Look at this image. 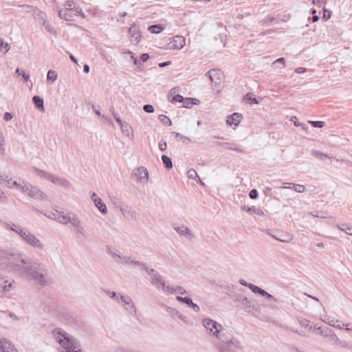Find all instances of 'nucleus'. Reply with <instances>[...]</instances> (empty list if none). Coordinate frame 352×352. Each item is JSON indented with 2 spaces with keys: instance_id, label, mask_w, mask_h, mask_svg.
Returning <instances> with one entry per match:
<instances>
[{
  "instance_id": "f257e3e1",
  "label": "nucleus",
  "mask_w": 352,
  "mask_h": 352,
  "mask_svg": "<svg viewBox=\"0 0 352 352\" xmlns=\"http://www.w3.org/2000/svg\"><path fill=\"white\" fill-rule=\"evenodd\" d=\"M203 325L209 331L210 333L213 336L217 338L224 344H221L218 346L219 352H241V349L239 342L234 338L232 337L230 340H228L221 336L219 333L223 330L221 324L216 321L205 318L202 321Z\"/></svg>"
},
{
  "instance_id": "f03ea898",
  "label": "nucleus",
  "mask_w": 352,
  "mask_h": 352,
  "mask_svg": "<svg viewBox=\"0 0 352 352\" xmlns=\"http://www.w3.org/2000/svg\"><path fill=\"white\" fill-rule=\"evenodd\" d=\"M1 256L6 260L7 267L12 270L22 274L27 270V266L29 264L25 261V256L17 251H3Z\"/></svg>"
},
{
  "instance_id": "7ed1b4c3",
  "label": "nucleus",
  "mask_w": 352,
  "mask_h": 352,
  "mask_svg": "<svg viewBox=\"0 0 352 352\" xmlns=\"http://www.w3.org/2000/svg\"><path fill=\"white\" fill-rule=\"evenodd\" d=\"M22 275H25L34 280L37 284L44 286L46 283L45 278L47 275V270L44 265L41 263H29L27 270L23 272Z\"/></svg>"
},
{
  "instance_id": "20e7f679",
  "label": "nucleus",
  "mask_w": 352,
  "mask_h": 352,
  "mask_svg": "<svg viewBox=\"0 0 352 352\" xmlns=\"http://www.w3.org/2000/svg\"><path fill=\"white\" fill-rule=\"evenodd\" d=\"M52 333L56 341L67 352H70L80 347L78 340L69 335L63 329L56 328L53 331Z\"/></svg>"
},
{
  "instance_id": "39448f33",
  "label": "nucleus",
  "mask_w": 352,
  "mask_h": 352,
  "mask_svg": "<svg viewBox=\"0 0 352 352\" xmlns=\"http://www.w3.org/2000/svg\"><path fill=\"white\" fill-rule=\"evenodd\" d=\"M10 229L17 233L30 245L40 250L44 249V245L41 241L30 231L23 228L21 226L13 224Z\"/></svg>"
},
{
  "instance_id": "423d86ee",
  "label": "nucleus",
  "mask_w": 352,
  "mask_h": 352,
  "mask_svg": "<svg viewBox=\"0 0 352 352\" xmlns=\"http://www.w3.org/2000/svg\"><path fill=\"white\" fill-rule=\"evenodd\" d=\"M23 186H21V191L23 193L27 194L32 198L41 201L46 199L47 195L38 188L30 184H26L24 182H23Z\"/></svg>"
},
{
  "instance_id": "0eeeda50",
  "label": "nucleus",
  "mask_w": 352,
  "mask_h": 352,
  "mask_svg": "<svg viewBox=\"0 0 352 352\" xmlns=\"http://www.w3.org/2000/svg\"><path fill=\"white\" fill-rule=\"evenodd\" d=\"M118 202V208H119L123 217L128 219H136L138 214L130 206H124L123 203L119 199H116Z\"/></svg>"
},
{
  "instance_id": "6e6552de",
  "label": "nucleus",
  "mask_w": 352,
  "mask_h": 352,
  "mask_svg": "<svg viewBox=\"0 0 352 352\" xmlns=\"http://www.w3.org/2000/svg\"><path fill=\"white\" fill-rule=\"evenodd\" d=\"M120 299L124 304L125 310L132 316H136L137 310L132 299L123 295H120Z\"/></svg>"
},
{
  "instance_id": "1a4fd4ad",
  "label": "nucleus",
  "mask_w": 352,
  "mask_h": 352,
  "mask_svg": "<svg viewBox=\"0 0 352 352\" xmlns=\"http://www.w3.org/2000/svg\"><path fill=\"white\" fill-rule=\"evenodd\" d=\"M206 75L209 77L211 82L217 86L221 83L223 73L220 69H212L208 71Z\"/></svg>"
},
{
  "instance_id": "9d476101",
  "label": "nucleus",
  "mask_w": 352,
  "mask_h": 352,
  "mask_svg": "<svg viewBox=\"0 0 352 352\" xmlns=\"http://www.w3.org/2000/svg\"><path fill=\"white\" fill-rule=\"evenodd\" d=\"M317 331L320 335L329 338V340L333 342L336 343L338 341V338L334 331L328 327H318L317 328Z\"/></svg>"
},
{
  "instance_id": "9b49d317",
  "label": "nucleus",
  "mask_w": 352,
  "mask_h": 352,
  "mask_svg": "<svg viewBox=\"0 0 352 352\" xmlns=\"http://www.w3.org/2000/svg\"><path fill=\"white\" fill-rule=\"evenodd\" d=\"M186 43L185 38L182 36H175L173 40L168 43L169 48L173 50H181Z\"/></svg>"
},
{
  "instance_id": "f8f14e48",
  "label": "nucleus",
  "mask_w": 352,
  "mask_h": 352,
  "mask_svg": "<svg viewBox=\"0 0 352 352\" xmlns=\"http://www.w3.org/2000/svg\"><path fill=\"white\" fill-rule=\"evenodd\" d=\"M74 214V212H68L65 213L64 212H57V217H54V220L58 221V223L67 225L69 223L72 216Z\"/></svg>"
},
{
  "instance_id": "ddd939ff",
  "label": "nucleus",
  "mask_w": 352,
  "mask_h": 352,
  "mask_svg": "<svg viewBox=\"0 0 352 352\" xmlns=\"http://www.w3.org/2000/svg\"><path fill=\"white\" fill-rule=\"evenodd\" d=\"M150 279L151 283L157 289H159L160 287L165 286V282L163 280L162 276L155 270L150 275Z\"/></svg>"
},
{
  "instance_id": "4468645a",
  "label": "nucleus",
  "mask_w": 352,
  "mask_h": 352,
  "mask_svg": "<svg viewBox=\"0 0 352 352\" xmlns=\"http://www.w3.org/2000/svg\"><path fill=\"white\" fill-rule=\"evenodd\" d=\"M173 229L180 235L184 236L188 239H192V234L190 229L184 225L174 224Z\"/></svg>"
},
{
  "instance_id": "2eb2a0df",
  "label": "nucleus",
  "mask_w": 352,
  "mask_h": 352,
  "mask_svg": "<svg viewBox=\"0 0 352 352\" xmlns=\"http://www.w3.org/2000/svg\"><path fill=\"white\" fill-rule=\"evenodd\" d=\"M132 174L137 177L140 182L145 179L147 182L148 179V172L147 169L143 166H140L137 169H135Z\"/></svg>"
},
{
  "instance_id": "dca6fc26",
  "label": "nucleus",
  "mask_w": 352,
  "mask_h": 352,
  "mask_svg": "<svg viewBox=\"0 0 352 352\" xmlns=\"http://www.w3.org/2000/svg\"><path fill=\"white\" fill-rule=\"evenodd\" d=\"M250 290L253 293L260 294L262 296L265 297L268 300H272L274 302H278V300L274 296H273L272 295H271L270 294L267 292L265 290L261 289V287H259L255 285L250 287Z\"/></svg>"
},
{
  "instance_id": "f3484780",
  "label": "nucleus",
  "mask_w": 352,
  "mask_h": 352,
  "mask_svg": "<svg viewBox=\"0 0 352 352\" xmlns=\"http://www.w3.org/2000/svg\"><path fill=\"white\" fill-rule=\"evenodd\" d=\"M0 350L1 352H18L11 342L6 338L0 340Z\"/></svg>"
},
{
  "instance_id": "a211bd4d",
  "label": "nucleus",
  "mask_w": 352,
  "mask_h": 352,
  "mask_svg": "<svg viewBox=\"0 0 352 352\" xmlns=\"http://www.w3.org/2000/svg\"><path fill=\"white\" fill-rule=\"evenodd\" d=\"M176 299L177 301L184 303L191 307L195 312H199L200 310L199 307L197 304L194 303L192 299L189 297H182L180 296H177Z\"/></svg>"
},
{
  "instance_id": "6ab92c4d",
  "label": "nucleus",
  "mask_w": 352,
  "mask_h": 352,
  "mask_svg": "<svg viewBox=\"0 0 352 352\" xmlns=\"http://www.w3.org/2000/svg\"><path fill=\"white\" fill-rule=\"evenodd\" d=\"M242 115L239 113H234L230 116H228L226 120V124L229 126L234 124L237 126L242 120Z\"/></svg>"
},
{
  "instance_id": "aec40b11",
  "label": "nucleus",
  "mask_w": 352,
  "mask_h": 352,
  "mask_svg": "<svg viewBox=\"0 0 352 352\" xmlns=\"http://www.w3.org/2000/svg\"><path fill=\"white\" fill-rule=\"evenodd\" d=\"M129 34L130 35L133 42H135L136 43L139 42L141 35L139 31V28L137 26L133 25L129 28Z\"/></svg>"
},
{
  "instance_id": "412c9836",
  "label": "nucleus",
  "mask_w": 352,
  "mask_h": 352,
  "mask_svg": "<svg viewBox=\"0 0 352 352\" xmlns=\"http://www.w3.org/2000/svg\"><path fill=\"white\" fill-rule=\"evenodd\" d=\"M50 181L53 184H54L56 185L61 186L64 188H69L70 186V183L67 179L63 178V177H60L54 175H52Z\"/></svg>"
},
{
  "instance_id": "4be33fe9",
  "label": "nucleus",
  "mask_w": 352,
  "mask_h": 352,
  "mask_svg": "<svg viewBox=\"0 0 352 352\" xmlns=\"http://www.w3.org/2000/svg\"><path fill=\"white\" fill-rule=\"evenodd\" d=\"M166 311L173 318H178L180 320L184 321L186 316L182 314L179 311H177L176 309L172 307L166 306L165 307Z\"/></svg>"
},
{
  "instance_id": "5701e85b",
  "label": "nucleus",
  "mask_w": 352,
  "mask_h": 352,
  "mask_svg": "<svg viewBox=\"0 0 352 352\" xmlns=\"http://www.w3.org/2000/svg\"><path fill=\"white\" fill-rule=\"evenodd\" d=\"M217 145L219 146H225L229 150L235 151L239 153H243L244 151L234 143L229 142H218Z\"/></svg>"
},
{
  "instance_id": "b1692460",
  "label": "nucleus",
  "mask_w": 352,
  "mask_h": 352,
  "mask_svg": "<svg viewBox=\"0 0 352 352\" xmlns=\"http://www.w3.org/2000/svg\"><path fill=\"white\" fill-rule=\"evenodd\" d=\"M73 11H69V10H59L58 12V16L67 21H72L74 14L72 13Z\"/></svg>"
},
{
  "instance_id": "393cba45",
  "label": "nucleus",
  "mask_w": 352,
  "mask_h": 352,
  "mask_svg": "<svg viewBox=\"0 0 352 352\" xmlns=\"http://www.w3.org/2000/svg\"><path fill=\"white\" fill-rule=\"evenodd\" d=\"M32 102L34 106L41 111L43 112L45 110L44 108V101L43 98H41L38 96H34L32 98Z\"/></svg>"
},
{
  "instance_id": "a878e982",
  "label": "nucleus",
  "mask_w": 352,
  "mask_h": 352,
  "mask_svg": "<svg viewBox=\"0 0 352 352\" xmlns=\"http://www.w3.org/2000/svg\"><path fill=\"white\" fill-rule=\"evenodd\" d=\"M8 188H12L14 187L19 188L21 190V186H23V184L18 183L16 181H12V178L9 176L6 179V182L3 185Z\"/></svg>"
},
{
  "instance_id": "bb28decb",
  "label": "nucleus",
  "mask_w": 352,
  "mask_h": 352,
  "mask_svg": "<svg viewBox=\"0 0 352 352\" xmlns=\"http://www.w3.org/2000/svg\"><path fill=\"white\" fill-rule=\"evenodd\" d=\"M94 204L102 214H105L107 213V208L100 198L95 199Z\"/></svg>"
},
{
  "instance_id": "cd10ccee",
  "label": "nucleus",
  "mask_w": 352,
  "mask_h": 352,
  "mask_svg": "<svg viewBox=\"0 0 352 352\" xmlns=\"http://www.w3.org/2000/svg\"><path fill=\"white\" fill-rule=\"evenodd\" d=\"M272 237L281 242H289L292 240V236L289 234H279L272 235Z\"/></svg>"
},
{
  "instance_id": "c85d7f7f",
  "label": "nucleus",
  "mask_w": 352,
  "mask_h": 352,
  "mask_svg": "<svg viewBox=\"0 0 352 352\" xmlns=\"http://www.w3.org/2000/svg\"><path fill=\"white\" fill-rule=\"evenodd\" d=\"M242 209L243 210H245L248 212H250L252 214H255L258 216H262L264 214L263 210H261L260 208H254V207H246L243 206L242 207Z\"/></svg>"
},
{
  "instance_id": "c756f323",
  "label": "nucleus",
  "mask_w": 352,
  "mask_h": 352,
  "mask_svg": "<svg viewBox=\"0 0 352 352\" xmlns=\"http://www.w3.org/2000/svg\"><path fill=\"white\" fill-rule=\"evenodd\" d=\"M72 219L69 222L72 225V226L76 230L77 228H79L82 225V223L79 218L77 217V215L74 213V214L72 216Z\"/></svg>"
},
{
  "instance_id": "7c9ffc66",
  "label": "nucleus",
  "mask_w": 352,
  "mask_h": 352,
  "mask_svg": "<svg viewBox=\"0 0 352 352\" xmlns=\"http://www.w3.org/2000/svg\"><path fill=\"white\" fill-rule=\"evenodd\" d=\"M120 126V128H121L122 132L124 133H125L126 135L129 137L132 135V129L128 123L124 122Z\"/></svg>"
},
{
  "instance_id": "2f4dec72",
  "label": "nucleus",
  "mask_w": 352,
  "mask_h": 352,
  "mask_svg": "<svg viewBox=\"0 0 352 352\" xmlns=\"http://www.w3.org/2000/svg\"><path fill=\"white\" fill-rule=\"evenodd\" d=\"M196 101H199L197 99H193L191 98H184V100H183V107L185 108H191L193 104H196Z\"/></svg>"
},
{
  "instance_id": "473e14b6",
  "label": "nucleus",
  "mask_w": 352,
  "mask_h": 352,
  "mask_svg": "<svg viewBox=\"0 0 352 352\" xmlns=\"http://www.w3.org/2000/svg\"><path fill=\"white\" fill-rule=\"evenodd\" d=\"M34 170L38 173V174L42 177H44L47 180H50L51 179L53 174L50 173V172H47V171H45V170H41V169H38L37 168H34Z\"/></svg>"
},
{
  "instance_id": "72a5a7b5",
  "label": "nucleus",
  "mask_w": 352,
  "mask_h": 352,
  "mask_svg": "<svg viewBox=\"0 0 352 352\" xmlns=\"http://www.w3.org/2000/svg\"><path fill=\"white\" fill-rule=\"evenodd\" d=\"M162 162H163L164 166L167 169H170L173 168L172 160L169 157H168L167 155H163L162 156Z\"/></svg>"
},
{
  "instance_id": "f704fd0d",
  "label": "nucleus",
  "mask_w": 352,
  "mask_h": 352,
  "mask_svg": "<svg viewBox=\"0 0 352 352\" xmlns=\"http://www.w3.org/2000/svg\"><path fill=\"white\" fill-rule=\"evenodd\" d=\"M148 30L152 33L158 34L164 30V28L160 24L153 25L148 28Z\"/></svg>"
},
{
  "instance_id": "c9c22d12",
  "label": "nucleus",
  "mask_w": 352,
  "mask_h": 352,
  "mask_svg": "<svg viewBox=\"0 0 352 352\" xmlns=\"http://www.w3.org/2000/svg\"><path fill=\"white\" fill-rule=\"evenodd\" d=\"M159 120L162 124H164L166 126H170L172 124V122L170 120V118L165 115H160Z\"/></svg>"
},
{
  "instance_id": "e433bc0d",
  "label": "nucleus",
  "mask_w": 352,
  "mask_h": 352,
  "mask_svg": "<svg viewBox=\"0 0 352 352\" xmlns=\"http://www.w3.org/2000/svg\"><path fill=\"white\" fill-rule=\"evenodd\" d=\"M57 79V74L55 71L50 70L47 74V80L48 81H51L52 82H54Z\"/></svg>"
},
{
  "instance_id": "4c0bfd02",
  "label": "nucleus",
  "mask_w": 352,
  "mask_h": 352,
  "mask_svg": "<svg viewBox=\"0 0 352 352\" xmlns=\"http://www.w3.org/2000/svg\"><path fill=\"white\" fill-rule=\"evenodd\" d=\"M242 305H243L246 309L250 308L252 305V302L248 299V298L245 296L240 297L239 300Z\"/></svg>"
},
{
  "instance_id": "58836bf2",
  "label": "nucleus",
  "mask_w": 352,
  "mask_h": 352,
  "mask_svg": "<svg viewBox=\"0 0 352 352\" xmlns=\"http://www.w3.org/2000/svg\"><path fill=\"white\" fill-rule=\"evenodd\" d=\"M42 24H43V25L45 27V30H46L48 32H50V33H51V34H54V35H56V31L55 30V29H54V28H53L50 24H49V23L46 21V20H44V22H43V23H42Z\"/></svg>"
},
{
  "instance_id": "ea45409f",
  "label": "nucleus",
  "mask_w": 352,
  "mask_h": 352,
  "mask_svg": "<svg viewBox=\"0 0 352 352\" xmlns=\"http://www.w3.org/2000/svg\"><path fill=\"white\" fill-rule=\"evenodd\" d=\"M65 8V10L73 11L76 7V4L74 1H66L64 3Z\"/></svg>"
},
{
  "instance_id": "a19ab883",
  "label": "nucleus",
  "mask_w": 352,
  "mask_h": 352,
  "mask_svg": "<svg viewBox=\"0 0 352 352\" xmlns=\"http://www.w3.org/2000/svg\"><path fill=\"white\" fill-rule=\"evenodd\" d=\"M107 253L109 254H110L113 258V259L115 260L116 262L120 263L121 261L122 256L118 254L117 253L113 252L111 250V248L107 249Z\"/></svg>"
},
{
  "instance_id": "79ce46f5",
  "label": "nucleus",
  "mask_w": 352,
  "mask_h": 352,
  "mask_svg": "<svg viewBox=\"0 0 352 352\" xmlns=\"http://www.w3.org/2000/svg\"><path fill=\"white\" fill-rule=\"evenodd\" d=\"M15 72L18 76H21L25 81L28 82L30 80V75L26 74L24 70H21L19 68H17Z\"/></svg>"
},
{
  "instance_id": "37998d69",
  "label": "nucleus",
  "mask_w": 352,
  "mask_h": 352,
  "mask_svg": "<svg viewBox=\"0 0 352 352\" xmlns=\"http://www.w3.org/2000/svg\"><path fill=\"white\" fill-rule=\"evenodd\" d=\"M340 230L344 231L346 234L349 235H352V226H349L345 224H343L338 227Z\"/></svg>"
},
{
  "instance_id": "c03bdc74",
  "label": "nucleus",
  "mask_w": 352,
  "mask_h": 352,
  "mask_svg": "<svg viewBox=\"0 0 352 352\" xmlns=\"http://www.w3.org/2000/svg\"><path fill=\"white\" fill-rule=\"evenodd\" d=\"M73 12H74V14L75 16H81L83 19H85L86 17L85 14L82 12V8L78 6H76L74 10H73Z\"/></svg>"
},
{
  "instance_id": "a18cd8bd",
  "label": "nucleus",
  "mask_w": 352,
  "mask_h": 352,
  "mask_svg": "<svg viewBox=\"0 0 352 352\" xmlns=\"http://www.w3.org/2000/svg\"><path fill=\"white\" fill-rule=\"evenodd\" d=\"M173 135H175V138H179L181 140L183 141L184 143L188 144L190 142V140L179 133L173 132Z\"/></svg>"
},
{
  "instance_id": "49530a36",
  "label": "nucleus",
  "mask_w": 352,
  "mask_h": 352,
  "mask_svg": "<svg viewBox=\"0 0 352 352\" xmlns=\"http://www.w3.org/2000/svg\"><path fill=\"white\" fill-rule=\"evenodd\" d=\"M292 188L297 192H303L306 188L304 185L294 184Z\"/></svg>"
},
{
  "instance_id": "de8ad7c7",
  "label": "nucleus",
  "mask_w": 352,
  "mask_h": 352,
  "mask_svg": "<svg viewBox=\"0 0 352 352\" xmlns=\"http://www.w3.org/2000/svg\"><path fill=\"white\" fill-rule=\"evenodd\" d=\"M132 261H135V258H133L132 256H122V259H121V263L124 264V265H126V264H131L132 265Z\"/></svg>"
},
{
  "instance_id": "09e8293b",
  "label": "nucleus",
  "mask_w": 352,
  "mask_h": 352,
  "mask_svg": "<svg viewBox=\"0 0 352 352\" xmlns=\"http://www.w3.org/2000/svg\"><path fill=\"white\" fill-rule=\"evenodd\" d=\"M0 151L1 153L5 151V138L1 132H0Z\"/></svg>"
},
{
  "instance_id": "8fccbe9b",
  "label": "nucleus",
  "mask_w": 352,
  "mask_h": 352,
  "mask_svg": "<svg viewBox=\"0 0 352 352\" xmlns=\"http://www.w3.org/2000/svg\"><path fill=\"white\" fill-rule=\"evenodd\" d=\"M184 98L181 95H176L172 98L171 102L174 104L183 102Z\"/></svg>"
},
{
  "instance_id": "3c124183",
  "label": "nucleus",
  "mask_w": 352,
  "mask_h": 352,
  "mask_svg": "<svg viewBox=\"0 0 352 352\" xmlns=\"http://www.w3.org/2000/svg\"><path fill=\"white\" fill-rule=\"evenodd\" d=\"M162 289L166 292V293H168L169 294H174L176 292V290H175V287H170V286H166L165 285L164 287H162Z\"/></svg>"
},
{
  "instance_id": "603ef678",
  "label": "nucleus",
  "mask_w": 352,
  "mask_h": 352,
  "mask_svg": "<svg viewBox=\"0 0 352 352\" xmlns=\"http://www.w3.org/2000/svg\"><path fill=\"white\" fill-rule=\"evenodd\" d=\"M187 175L188 177L190 179H196L199 177L197 172L193 168H190L188 170Z\"/></svg>"
},
{
  "instance_id": "864d4df0",
  "label": "nucleus",
  "mask_w": 352,
  "mask_h": 352,
  "mask_svg": "<svg viewBox=\"0 0 352 352\" xmlns=\"http://www.w3.org/2000/svg\"><path fill=\"white\" fill-rule=\"evenodd\" d=\"M309 122L315 128H322L324 126V122L322 121H309Z\"/></svg>"
},
{
  "instance_id": "5fc2aeb1",
  "label": "nucleus",
  "mask_w": 352,
  "mask_h": 352,
  "mask_svg": "<svg viewBox=\"0 0 352 352\" xmlns=\"http://www.w3.org/2000/svg\"><path fill=\"white\" fill-rule=\"evenodd\" d=\"M312 155L316 157H321L322 156H324L327 158H331V157L327 154H324L320 151H312Z\"/></svg>"
},
{
  "instance_id": "6e6d98bb",
  "label": "nucleus",
  "mask_w": 352,
  "mask_h": 352,
  "mask_svg": "<svg viewBox=\"0 0 352 352\" xmlns=\"http://www.w3.org/2000/svg\"><path fill=\"white\" fill-rule=\"evenodd\" d=\"M280 65V67L283 68L285 66V60L284 58H279L273 62V65Z\"/></svg>"
},
{
  "instance_id": "4d7b16f0",
  "label": "nucleus",
  "mask_w": 352,
  "mask_h": 352,
  "mask_svg": "<svg viewBox=\"0 0 352 352\" xmlns=\"http://www.w3.org/2000/svg\"><path fill=\"white\" fill-rule=\"evenodd\" d=\"M275 20V18L274 17H268L267 19H263L262 21H261L259 22V23L261 24V25H266V24H271L273 23V21Z\"/></svg>"
},
{
  "instance_id": "13d9d810",
  "label": "nucleus",
  "mask_w": 352,
  "mask_h": 352,
  "mask_svg": "<svg viewBox=\"0 0 352 352\" xmlns=\"http://www.w3.org/2000/svg\"><path fill=\"white\" fill-rule=\"evenodd\" d=\"M8 177L9 175L0 170V186L3 185Z\"/></svg>"
},
{
  "instance_id": "bf43d9fd",
  "label": "nucleus",
  "mask_w": 352,
  "mask_h": 352,
  "mask_svg": "<svg viewBox=\"0 0 352 352\" xmlns=\"http://www.w3.org/2000/svg\"><path fill=\"white\" fill-rule=\"evenodd\" d=\"M246 99L254 104H258V100L256 98L253 97L251 93H248L246 94Z\"/></svg>"
},
{
  "instance_id": "052dcab7",
  "label": "nucleus",
  "mask_w": 352,
  "mask_h": 352,
  "mask_svg": "<svg viewBox=\"0 0 352 352\" xmlns=\"http://www.w3.org/2000/svg\"><path fill=\"white\" fill-rule=\"evenodd\" d=\"M76 231L78 234H80L83 237H87L86 230L82 226H81L79 228H77Z\"/></svg>"
},
{
  "instance_id": "680f3d73",
  "label": "nucleus",
  "mask_w": 352,
  "mask_h": 352,
  "mask_svg": "<svg viewBox=\"0 0 352 352\" xmlns=\"http://www.w3.org/2000/svg\"><path fill=\"white\" fill-rule=\"evenodd\" d=\"M143 109L145 112L149 113H153L155 111L153 106L151 104H144L143 106Z\"/></svg>"
},
{
  "instance_id": "e2e57ef3",
  "label": "nucleus",
  "mask_w": 352,
  "mask_h": 352,
  "mask_svg": "<svg viewBox=\"0 0 352 352\" xmlns=\"http://www.w3.org/2000/svg\"><path fill=\"white\" fill-rule=\"evenodd\" d=\"M126 53L130 55L131 60H133V63L135 65H140V62L138 60V58L134 56V54L131 52L128 51Z\"/></svg>"
},
{
  "instance_id": "0e129e2a",
  "label": "nucleus",
  "mask_w": 352,
  "mask_h": 352,
  "mask_svg": "<svg viewBox=\"0 0 352 352\" xmlns=\"http://www.w3.org/2000/svg\"><path fill=\"white\" fill-rule=\"evenodd\" d=\"M8 201V197L5 195L4 192L0 188V203L5 204Z\"/></svg>"
},
{
  "instance_id": "69168bd1",
  "label": "nucleus",
  "mask_w": 352,
  "mask_h": 352,
  "mask_svg": "<svg viewBox=\"0 0 352 352\" xmlns=\"http://www.w3.org/2000/svg\"><path fill=\"white\" fill-rule=\"evenodd\" d=\"M249 196L252 199H256L258 196V192L256 189H252L249 192Z\"/></svg>"
},
{
  "instance_id": "338daca9",
  "label": "nucleus",
  "mask_w": 352,
  "mask_h": 352,
  "mask_svg": "<svg viewBox=\"0 0 352 352\" xmlns=\"http://www.w3.org/2000/svg\"><path fill=\"white\" fill-rule=\"evenodd\" d=\"M132 265H136L138 267L142 269L143 267H145L146 263H143V262H141V261H139L135 260V261H132Z\"/></svg>"
},
{
  "instance_id": "774afa93",
  "label": "nucleus",
  "mask_w": 352,
  "mask_h": 352,
  "mask_svg": "<svg viewBox=\"0 0 352 352\" xmlns=\"http://www.w3.org/2000/svg\"><path fill=\"white\" fill-rule=\"evenodd\" d=\"M175 290L176 292H178L179 294L182 295L187 294V291L183 287L181 286H177L175 287Z\"/></svg>"
}]
</instances>
